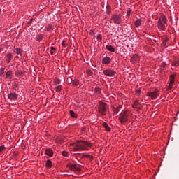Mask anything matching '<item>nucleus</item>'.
<instances>
[{
	"mask_svg": "<svg viewBox=\"0 0 179 179\" xmlns=\"http://www.w3.org/2000/svg\"><path fill=\"white\" fill-rule=\"evenodd\" d=\"M52 29V25H48V27L46 28L47 31H50Z\"/></svg>",
	"mask_w": 179,
	"mask_h": 179,
	"instance_id": "c9c22d12",
	"label": "nucleus"
},
{
	"mask_svg": "<svg viewBox=\"0 0 179 179\" xmlns=\"http://www.w3.org/2000/svg\"><path fill=\"white\" fill-rule=\"evenodd\" d=\"M6 78L7 79H12V73L10 72V71H8L6 74Z\"/></svg>",
	"mask_w": 179,
	"mask_h": 179,
	"instance_id": "6ab92c4d",
	"label": "nucleus"
},
{
	"mask_svg": "<svg viewBox=\"0 0 179 179\" xmlns=\"http://www.w3.org/2000/svg\"><path fill=\"white\" fill-rule=\"evenodd\" d=\"M96 39L98 40V41H101V40H103V37L101 36V35H98Z\"/></svg>",
	"mask_w": 179,
	"mask_h": 179,
	"instance_id": "2f4dec72",
	"label": "nucleus"
},
{
	"mask_svg": "<svg viewBox=\"0 0 179 179\" xmlns=\"http://www.w3.org/2000/svg\"><path fill=\"white\" fill-rule=\"evenodd\" d=\"M94 93L95 94H100V93H101V89H100L99 87H96L94 89Z\"/></svg>",
	"mask_w": 179,
	"mask_h": 179,
	"instance_id": "b1692460",
	"label": "nucleus"
},
{
	"mask_svg": "<svg viewBox=\"0 0 179 179\" xmlns=\"http://www.w3.org/2000/svg\"><path fill=\"white\" fill-rule=\"evenodd\" d=\"M73 86H78L79 85V80L74 79L71 80Z\"/></svg>",
	"mask_w": 179,
	"mask_h": 179,
	"instance_id": "aec40b11",
	"label": "nucleus"
},
{
	"mask_svg": "<svg viewBox=\"0 0 179 179\" xmlns=\"http://www.w3.org/2000/svg\"><path fill=\"white\" fill-rule=\"evenodd\" d=\"M136 92V94H138V95L141 94V90H137Z\"/></svg>",
	"mask_w": 179,
	"mask_h": 179,
	"instance_id": "a19ab883",
	"label": "nucleus"
},
{
	"mask_svg": "<svg viewBox=\"0 0 179 179\" xmlns=\"http://www.w3.org/2000/svg\"><path fill=\"white\" fill-rule=\"evenodd\" d=\"M111 20H113L115 24H121V15H114L113 16H112Z\"/></svg>",
	"mask_w": 179,
	"mask_h": 179,
	"instance_id": "39448f33",
	"label": "nucleus"
},
{
	"mask_svg": "<svg viewBox=\"0 0 179 179\" xmlns=\"http://www.w3.org/2000/svg\"><path fill=\"white\" fill-rule=\"evenodd\" d=\"M26 73V71H19L15 73L16 76H22V75H24Z\"/></svg>",
	"mask_w": 179,
	"mask_h": 179,
	"instance_id": "412c9836",
	"label": "nucleus"
},
{
	"mask_svg": "<svg viewBox=\"0 0 179 179\" xmlns=\"http://www.w3.org/2000/svg\"><path fill=\"white\" fill-rule=\"evenodd\" d=\"M119 121L121 124H124L128 121V113L127 112H122L120 113Z\"/></svg>",
	"mask_w": 179,
	"mask_h": 179,
	"instance_id": "7ed1b4c3",
	"label": "nucleus"
},
{
	"mask_svg": "<svg viewBox=\"0 0 179 179\" xmlns=\"http://www.w3.org/2000/svg\"><path fill=\"white\" fill-rule=\"evenodd\" d=\"M169 89H173V85L169 83Z\"/></svg>",
	"mask_w": 179,
	"mask_h": 179,
	"instance_id": "79ce46f5",
	"label": "nucleus"
},
{
	"mask_svg": "<svg viewBox=\"0 0 179 179\" xmlns=\"http://www.w3.org/2000/svg\"><path fill=\"white\" fill-rule=\"evenodd\" d=\"M8 59H7V62L8 64H9L10 62V61H12V55L11 54H8L6 55Z\"/></svg>",
	"mask_w": 179,
	"mask_h": 179,
	"instance_id": "393cba45",
	"label": "nucleus"
},
{
	"mask_svg": "<svg viewBox=\"0 0 179 179\" xmlns=\"http://www.w3.org/2000/svg\"><path fill=\"white\" fill-rule=\"evenodd\" d=\"M131 13H132V10H129L127 13V16L129 17L131 16Z\"/></svg>",
	"mask_w": 179,
	"mask_h": 179,
	"instance_id": "f704fd0d",
	"label": "nucleus"
},
{
	"mask_svg": "<svg viewBox=\"0 0 179 179\" xmlns=\"http://www.w3.org/2000/svg\"><path fill=\"white\" fill-rule=\"evenodd\" d=\"M5 73V69L2 68L1 71H0V76H2Z\"/></svg>",
	"mask_w": 179,
	"mask_h": 179,
	"instance_id": "72a5a7b5",
	"label": "nucleus"
},
{
	"mask_svg": "<svg viewBox=\"0 0 179 179\" xmlns=\"http://www.w3.org/2000/svg\"><path fill=\"white\" fill-rule=\"evenodd\" d=\"M161 66L162 68H163V69H164V68L167 66V64L165 62H164L161 64Z\"/></svg>",
	"mask_w": 179,
	"mask_h": 179,
	"instance_id": "c85d7f7f",
	"label": "nucleus"
},
{
	"mask_svg": "<svg viewBox=\"0 0 179 179\" xmlns=\"http://www.w3.org/2000/svg\"><path fill=\"white\" fill-rule=\"evenodd\" d=\"M8 97L10 100H16L17 99V94H16V93L11 92L8 94Z\"/></svg>",
	"mask_w": 179,
	"mask_h": 179,
	"instance_id": "1a4fd4ad",
	"label": "nucleus"
},
{
	"mask_svg": "<svg viewBox=\"0 0 179 179\" xmlns=\"http://www.w3.org/2000/svg\"><path fill=\"white\" fill-rule=\"evenodd\" d=\"M4 149H5V146L3 145L0 146V153H1Z\"/></svg>",
	"mask_w": 179,
	"mask_h": 179,
	"instance_id": "4c0bfd02",
	"label": "nucleus"
},
{
	"mask_svg": "<svg viewBox=\"0 0 179 179\" xmlns=\"http://www.w3.org/2000/svg\"><path fill=\"white\" fill-rule=\"evenodd\" d=\"M175 65H177L178 66H179V60L177 61V62L175 63Z\"/></svg>",
	"mask_w": 179,
	"mask_h": 179,
	"instance_id": "37998d69",
	"label": "nucleus"
},
{
	"mask_svg": "<svg viewBox=\"0 0 179 179\" xmlns=\"http://www.w3.org/2000/svg\"><path fill=\"white\" fill-rule=\"evenodd\" d=\"M85 157H90V155H85Z\"/></svg>",
	"mask_w": 179,
	"mask_h": 179,
	"instance_id": "49530a36",
	"label": "nucleus"
},
{
	"mask_svg": "<svg viewBox=\"0 0 179 179\" xmlns=\"http://www.w3.org/2000/svg\"><path fill=\"white\" fill-rule=\"evenodd\" d=\"M107 13H110L111 12V6H107Z\"/></svg>",
	"mask_w": 179,
	"mask_h": 179,
	"instance_id": "473e14b6",
	"label": "nucleus"
},
{
	"mask_svg": "<svg viewBox=\"0 0 179 179\" xmlns=\"http://www.w3.org/2000/svg\"><path fill=\"white\" fill-rule=\"evenodd\" d=\"M115 73V71L114 70L108 69L103 71V74H105L106 76H114Z\"/></svg>",
	"mask_w": 179,
	"mask_h": 179,
	"instance_id": "423d86ee",
	"label": "nucleus"
},
{
	"mask_svg": "<svg viewBox=\"0 0 179 179\" xmlns=\"http://www.w3.org/2000/svg\"><path fill=\"white\" fill-rule=\"evenodd\" d=\"M117 108L119 109V108H121V106H120L119 107H117Z\"/></svg>",
	"mask_w": 179,
	"mask_h": 179,
	"instance_id": "3c124183",
	"label": "nucleus"
},
{
	"mask_svg": "<svg viewBox=\"0 0 179 179\" xmlns=\"http://www.w3.org/2000/svg\"><path fill=\"white\" fill-rule=\"evenodd\" d=\"M173 66H178V65H176V63L173 64Z\"/></svg>",
	"mask_w": 179,
	"mask_h": 179,
	"instance_id": "a18cd8bd",
	"label": "nucleus"
},
{
	"mask_svg": "<svg viewBox=\"0 0 179 179\" xmlns=\"http://www.w3.org/2000/svg\"><path fill=\"white\" fill-rule=\"evenodd\" d=\"M62 156H64V157L68 156V152H66V151H63V152H62Z\"/></svg>",
	"mask_w": 179,
	"mask_h": 179,
	"instance_id": "58836bf2",
	"label": "nucleus"
},
{
	"mask_svg": "<svg viewBox=\"0 0 179 179\" xmlns=\"http://www.w3.org/2000/svg\"><path fill=\"white\" fill-rule=\"evenodd\" d=\"M87 75L88 76H92V75H93V72H92L90 70H87Z\"/></svg>",
	"mask_w": 179,
	"mask_h": 179,
	"instance_id": "c756f323",
	"label": "nucleus"
},
{
	"mask_svg": "<svg viewBox=\"0 0 179 179\" xmlns=\"http://www.w3.org/2000/svg\"><path fill=\"white\" fill-rule=\"evenodd\" d=\"M148 97H150L152 100H155L159 97V90H155L153 92H149L147 93Z\"/></svg>",
	"mask_w": 179,
	"mask_h": 179,
	"instance_id": "20e7f679",
	"label": "nucleus"
},
{
	"mask_svg": "<svg viewBox=\"0 0 179 179\" xmlns=\"http://www.w3.org/2000/svg\"><path fill=\"white\" fill-rule=\"evenodd\" d=\"M98 111L101 114V115H106V112L107 111V104L104 102H99Z\"/></svg>",
	"mask_w": 179,
	"mask_h": 179,
	"instance_id": "f03ea898",
	"label": "nucleus"
},
{
	"mask_svg": "<svg viewBox=\"0 0 179 179\" xmlns=\"http://www.w3.org/2000/svg\"><path fill=\"white\" fill-rule=\"evenodd\" d=\"M131 58L135 62L139 61V56L138 55H134Z\"/></svg>",
	"mask_w": 179,
	"mask_h": 179,
	"instance_id": "5701e85b",
	"label": "nucleus"
},
{
	"mask_svg": "<svg viewBox=\"0 0 179 179\" xmlns=\"http://www.w3.org/2000/svg\"><path fill=\"white\" fill-rule=\"evenodd\" d=\"M62 45H63L64 47H66V44L65 43V40L62 41Z\"/></svg>",
	"mask_w": 179,
	"mask_h": 179,
	"instance_id": "ea45409f",
	"label": "nucleus"
},
{
	"mask_svg": "<svg viewBox=\"0 0 179 179\" xmlns=\"http://www.w3.org/2000/svg\"><path fill=\"white\" fill-rule=\"evenodd\" d=\"M3 50V49L1 48H0V52Z\"/></svg>",
	"mask_w": 179,
	"mask_h": 179,
	"instance_id": "8fccbe9b",
	"label": "nucleus"
},
{
	"mask_svg": "<svg viewBox=\"0 0 179 179\" xmlns=\"http://www.w3.org/2000/svg\"><path fill=\"white\" fill-rule=\"evenodd\" d=\"M166 43H167V42H166V41H164L162 43L163 45H166Z\"/></svg>",
	"mask_w": 179,
	"mask_h": 179,
	"instance_id": "c03bdc74",
	"label": "nucleus"
},
{
	"mask_svg": "<svg viewBox=\"0 0 179 179\" xmlns=\"http://www.w3.org/2000/svg\"><path fill=\"white\" fill-rule=\"evenodd\" d=\"M141 24H142V20H141V19H138L134 22V24H135L136 27H138L139 26H141Z\"/></svg>",
	"mask_w": 179,
	"mask_h": 179,
	"instance_id": "dca6fc26",
	"label": "nucleus"
},
{
	"mask_svg": "<svg viewBox=\"0 0 179 179\" xmlns=\"http://www.w3.org/2000/svg\"><path fill=\"white\" fill-rule=\"evenodd\" d=\"M133 107L135 108H138V101H134V104H133Z\"/></svg>",
	"mask_w": 179,
	"mask_h": 179,
	"instance_id": "e433bc0d",
	"label": "nucleus"
},
{
	"mask_svg": "<svg viewBox=\"0 0 179 179\" xmlns=\"http://www.w3.org/2000/svg\"><path fill=\"white\" fill-rule=\"evenodd\" d=\"M73 150L80 151V150H87V148H90L92 144L87 141H78L73 144Z\"/></svg>",
	"mask_w": 179,
	"mask_h": 179,
	"instance_id": "f257e3e1",
	"label": "nucleus"
},
{
	"mask_svg": "<svg viewBox=\"0 0 179 179\" xmlns=\"http://www.w3.org/2000/svg\"><path fill=\"white\" fill-rule=\"evenodd\" d=\"M56 92H61L62 90V85H58L55 87Z\"/></svg>",
	"mask_w": 179,
	"mask_h": 179,
	"instance_id": "bb28decb",
	"label": "nucleus"
},
{
	"mask_svg": "<svg viewBox=\"0 0 179 179\" xmlns=\"http://www.w3.org/2000/svg\"><path fill=\"white\" fill-rule=\"evenodd\" d=\"M54 51H55V48H54V47H50V54H51V55H52V54H54Z\"/></svg>",
	"mask_w": 179,
	"mask_h": 179,
	"instance_id": "cd10ccee",
	"label": "nucleus"
},
{
	"mask_svg": "<svg viewBox=\"0 0 179 179\" xmlns=\"http://www.w3.org/2000/svg\"><path fill=\"white\" fill-rule=\"evenodd\" d=\"M106 50H108V51H110V52H115V48H114V47H113V45H107Z\"/></svg>",
	"mask_w": 179,
	"mask_h": 179,
	"instance_id": "9b49d317",
	"label": "nucleus"
},
{
	"mask_svg": "<svg viewBox=\"0 0 179 179\" xmlns=\"http://www.w3.org/2000/svg\"><path fill=\"white\" fill-rule=\"evenodd\" d=\"M31 22H33V19H31L29 23H31Z\"/></svg>",
	"mask_w": 179,
	"mask_h": 179,
	"instance_id": "de8ad7c7",
	"label": "nucleus"
},
{
	"mask_svg": "<svg viewBox=\"0 0 179 179\" xmlns=\"http://www.w3.org/2000/svg\"><path fill=\"white\" fill-rule=\"evenodd\" d=\"M176 78V75L172 74L170 76L169 79H170V83H171V86H173V85H174V79Z\"/></svg>",
	"mask_w": 179,
	"mask_h": 179,
	"instance_id": "f8f14e48",
	"label": "nucleus"
},
{
	"mask_svg": "<svg viewBox=\"0 0 179 179\" xmlns=\"http://www.w3.org/2000/svg\"><path fill=\"white\" fill-rule=\"evenodd\" d=\"M70 115L71 117H72L73 118H78V115L76 113H75V112H73V110H70Z\"/></svg>",
	"mask_w": 179,
	"mask_h": 179,
	"instance_id": "4be33fe9",
	"label": "nucleus"
},
{
	"mask_svg": "<svg viewBox=\"0 0 179 179\" xmlns=\"http://www.w3.org/2000/svg\"><path fill=\"white\" fill-rule=\"evenodd\" d=\"M158 28L160 29V30L164 31L166 29V26L164 24L163 22H162V19H159L158 20Z\"/></svg>",
	"mask_w": 179,
	"mask_h": 179,
	"instance_id": "6e6552de",
	"label": "nucleus"
},
{
	"mask_svg": "<svg viewBox=\"0 0 179 179\" xmlns=\"http://www.w3.org/2000/svg\"><path fill=\"white\" fill-rule=\"evenodd\" d=\"M103 127L105 128L106 131H108V132H110V131H111V128H110L106 122L103 123Z\"/></svg>",
	"mask_w": 179,
	"mask_h": 179,
	"instance_id": "4468645a",
	"label": "nucleus"
},
{
	"mask_svg": "<svg viewBox=\"0 0 179 179\" xmlns=\"http://www.w3.org/2000/svg\"><path fill=\"white\" fill-rule=\"evenodd\" d=\"M45 166L46 167H48V169H51V167H52V162H51V160L48 159L46 161Z\"/></svg>",
	"mask_w": 179,
	"mask_h": 179,
	"instance_id": "2eb2a0df",
	"label": "nucleus"
},
{
	"mask_svg": "<svg viewBox=\"0 0 179 179\" xmlns=\"http://www.w3.org/2000/svg\"><path fill=\"white\" fill-rule=\"evenodd\" d=\"M161 22L164 23V24H166L167 23V21H166V17L165 16H162L161 18Z\"/></svg>",
	"mask_w": 179,
	"mask_h": 179,
	"instance_id": "a878e982",
	"label": "nucleus"
},
{
	"mask_svg": "<svg viewBox=\"0 0 179 179\" xmlns=\"http://www.w3.org/2000/svg\"><path fill=\"white\" fill-rule=\"evenodd\" d=\"M45 153L48 156H50V157H52V156L54 155V152H52V150H51V149H47L45 150Z\"/></svg>",
	"mask_w": 179,
	"mask_h": 179,
	"instance_id": "ddd939ff",
	"label": "nucleus"
},
{
	"mask_svg": "<svg viewBox=\"0 0 179 179\" xmlns=\"http://www.w3.org/2000/svg\"><path fill=\"white\" fill-rule=\"evenodd\" d=\"M164 41H166L167 43V41H169V39L166 38Z\"/></svg>",
	"mask_w": 179,
	"mask_h": 179,
	"instance_id": "09e8293b",
	"label": "nucleus"
},
{
	"mask_svg": "<svg viewBox=\"0 0 179 179\" xmlns=\"http://www.w3.org/2000/svg\"><path fill=\"white\" fill-rule=\"evenodd\" d=\"M43 38H44V34H41L38 36V37L36 38V41H41L43 40Z\"/></svg>",
	"mask_w": 179,
	"mask_h": 179,
	"instance_id": "a211bd4d",
	"label": "nucleus"
},
{
	"mask_svg": "<svg viewBox=\"0 0 179 179\" xmlns=\"http://www.w3.org/2000/svg\"><path fill=\"white\" fill-rule=\"evenodd\" d=\"M111 62V59L108 57H106L103 59L102 63L105 64V65H108V64H110Z\"/></svg>",
	"mask_w": 179,
	"mask_h": 179,
	"instance_id": "9d476101",
	"label": "nucleus"
},
{
	"mask_svg": "<svg viewBox=\"0 0 179 179\" xmlns=\"http://www.w3.org/2000/svg\"><path fill=\"white\" fill-rule=\"evenodd\" d=\"M14 52H16L18 55H22V49L20 48H16Z\"/></svg>",
	"mask_w": 179,
	"mask_h": 179,
	"instance_id": "f3484780",
	"label": "nucleus"
},
{
	"mask_svg": "<svg viewBox=\"0 0 179 179\" xmlns=\"http://www.w3.org/2000/svg\"><path fill=\"white\" fill-rule=\"evenodd\" d=\"M118 112H119L118 108H113L114 114H118Z\"/></svg>",
	"mask_w": 179,
	"mask_h": 179,
	"instance_id": "7c9ffc66",
	"label": "nucleus"
},
{
	"mask_svg": "<svg viewBox=\"0 0 179 179\" xmlns=\"http://www.w3.org/2000/svg\"><path fill=\"white\" fill-rule=\"evenodd\" d=\"M0 12H1V9H0Z\"/></svg>",
	"mask_w": 179,
	"mask_h": 179,
	"instance_id": "603ef678",
	"label": "nucleus"
},
{
	"mask_svg": "<svg viewBox=\"0 0 179 179\" xmlns=\"http://www.w3.org/2000/svg\"><path fill=\"white\" fill-rule=\"evenodd\" d=\"M67 167H69V169L73 171H80L81 170L80 168L77 167L76 165H73L72 164H69Z\"/></svg>",
	"mask_w": 179,
	"mask_h": 179,
	"instance_id": "0eeeda50",
	"label": "nucleus"
}]
</instances>
